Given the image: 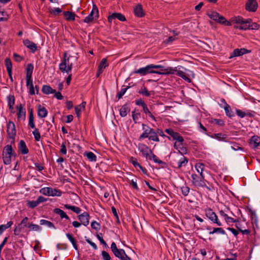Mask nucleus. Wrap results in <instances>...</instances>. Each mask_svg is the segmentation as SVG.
Instances as JSON below:
<instances>
[{
    "mask_svg": "<svg viewBox=\"0 0 260 260\" xmlns=\"http://www.w3.org/2000/svg\"><path fill=\"white\" fill-rule=\"evenodd\" d=\"M7 128L8 137L12 140L11 143H14L16 134L15 124L13 122L9 121L7 124Z\"/></svg>",
    "mask_w": 260,
    "mask_h": 260,
    "instance_id": "obj_10",
    "label": "nucleus"
},
{
    "mask_svg": "<svg viewBox=\"0 0 260 260\" xmlns=\"http://www.w3.org/2000/svg\"><path fill=\"white\" fill-rule=\"evenodd\" d=\"M66 236L70 240V241L72 243L74 248L77 250L78 246L77 244V241L75 240V239L73 237V235L69 233H68L66 234Z\"/></svg>",
    "mask_w": 260,
    "mask_h": 260,
    "instance_id": "obj_36",
    "label": "nucleus"
},
{
    "mask_svg": "<svg viewBox=\"0 0 260 260\" xmlns=\"http://www.w3.org/2000/svg\"><path fill=\"white\" fill-rule=\"evenodd\" d=\"M129 88V86H126V87L122 88L121 89L120 91L119 92L117 95V96L118 97V99H120L122 97V96L124 94L127 89Z\"/></svg>",
    "mask_w": 260,
    "mask_h": 260,
    "instance_id": "obj_52",
    "label": "nucleus"
},
{
    "mask_svg": "<svg viewBox=\"0 0 260 260\" xmlns=\"http://www.w3.org/2000/svg\"><path fill=\"white\" fill-rule=\"evenodd\" d=\"M15 157L16 154L13 151L11 145H7L4 148L3 151V159L5 165H9L11 162V157Z\"/></svg>",
    "mask_w": 260,
    "mask_h": 260,
    "instance_id": "obj_3",
    "label": "nucleus"
},
{
    "mask_svg": "<svg viewBox=\"0 0 260 260\" xmlns=\"http://www.w3.org/2000/svg\"><path fill=\"white\" fill-rule=\"evenodd\" d=\"M192 182L196 186L200 187H206L208 189L210 190V188L206 185L204 182V176L198 175L196 174L191 175Z\"/></svg>",
    "mask_w": 260,
    "mask_h": 260,
    "instance_id": "obj_8",
    "label": "nucleus"
},
{
    "mask_svg": "<svg viewBox=\"0 0 260 260\" xmlns=\"http://www.w3.org/2000/svg\"><path fill=\"white\" fill-rule=\"evenodd\" d=\"M17 109L18 110V118H20L23 117L24 118L26 112L25 109L23 108L22 105H20L19 107L17 106Z\"/></svg>",
    "mask_w": 260,
    "mask_h": 260,
    "instance_id": "obj_40",
    "label": "nucleus"
},
{
    "mask_svg": "<svg viewBox=\"0 0 260 260\" xmlns=\"http://www.w3.org/2000/svg\"><path fill=\"white\" fill-rule=\"evenodd\" d=\"M102 256L103 260H110L111 257L109 254L106 251H102Z\"/></svg>",
    "mask_w": 260,
    "mask_h": 260,
    "instance_id": "obj_55",
    "label": "nucleus"
},
{
    "mask_svg": "<svg viewBox=\"0 0 260 260\" xmlns=\"http://www.w3.org/2000/svg\"><path fill=\"white\" fill-rule=\"evenodd\" d=\"M207 15L209 16L210 18L215 21H217L219 23L224 24L226 26L231 25V22L227 21L223 16L219 15L216 12L212 11L208 12L207 13Z\"/></svg>",
    "mask_w": 260,
    "mask_h": 260,
    "instance_id": "obj_5",
    "label": "nucleus"
},
{
    "mask_svg": "<svg viewBox=\"0 0 260 260\" xmlns=\"http://www.w3.org/2000/svg\"><path fill=\"white\" fill-rule=\"evenodd\" d=\"M108 63L107 62V59L106 58H104L102 59L100 64L98 67V70L96 73V76L99 77L100 75L103 73L104 70L108 66Z\"/></svg>",
    "mask_w": 260,
    "mask_h": 260,
    "instance_id": "obj_17",
    "label": "nucleus"
},
{
    "mask_svg": "<svg viewBox=\"0 0 260 260\" xmlns=\"http://www.w3.org/2000/svg\"><path fill=\"white\" fill-rule=\"evenodd\" d=\"M260 144V137L257 136H252L249 141V145L253 149L257 148Z\"/></svg>",
    "mask_w": 260,
    "mask_h": 260,
    "instance_id": "obj_18",
    "label": "nucleus"
},
{
    "mask_svg": "<svg viewBox=\"0 0 260 260\" xmlns=\"http://www.w3.org/2000/svg\"><path fill=\"white\" fill-rule=\"evenodd\" d=\"M148 158L149 159H153V160L155 162H156V163H158L159 164H164V162L162 160L159 159L158 158V157L154 154H153L152 152V153L150 154V155L149 156Z\"/></svg>",
    "mask_w": 260,
    "mask_h": 260,
    "instance_id": "obj_43",
    "label": "nucleus"
},
{
    "mask_svg": "<svg viewBox=\"0 0 260 260\" xmlns=\"http://www.w3.org/2000/svg\"><path fill=\"white\" fill-rule=\"evenodd\" d=\"M88 159L91 161H95L96 159V155L92 152H89L86 154Z\"/></svg>",
    "mask_w": 260,
    "mask_h": 260,
    "instance_id": "obj_49",
    "label": "nucleus"
},
{
    "mask_svg": "<svg viewBox=\"0 0 260 260\" xmlns=\"http://www.w3.org/2000/svg\"><path fill=\"white\" fill-rule=\"evenodd\" d=\"M138 149L146 158H148L150 156L149 153H152L151 150L144 144H139Z\"/></svg>",
    "mask_w": 260,
    "mask_h": 260,
    "instance_id": "obj_14",
    "label": "nucleus"
},
{
    "mask_svg": "<svg viewBox=\"0 0 260 260\" xmlns=\"http://www.w3.org/2000/svg\"><path fill=\"white\" fill-rule=\"evenodd\" d=\"M140 116V113H136L135 110L132 112V117L135 123L137 122V120L139 118Z\"/></svg>",
    "mask_w": 260,
    "mask_h": 260,
    "instance_id": "obj_53",
    "label": "nucleus"
},
{
    "mask_svg": "<svg viewBox=\"0 0 260 260\" xmlns=\"http://www.w3.org/2000/svg\"><path fill=\"white\" fill-rule=\"evenodd\" d=\"M211 137L212 138L218 139L219 141H222L226 138V135L225 134H222L221 133H218L214 134L213 135L211 136Z\"/></svg>",
    "mask_w": 260,
    "mask_h": 260,
    "instance_id": "obj_41",
    "label": "nucleus"
},
{
    "mask_svg": "<svg viewBox=\"0 0 260 260\" xmlns=\"http://www.w3.org/2000/svg\"><path fill=\"white\" fill-rule=\"evenodd\" d=\"M236 112L237 115L238 116H239L240 118H243L246 115V114L245 113V112H244L240 110L236 109Z\"/></svg>",
    "mask_w": 260,
    "mask_h": 260,
    "instance_id": "obj_61",
    "label": "nucleus"
},
{
    "mask_svg": "<svg viewBox=\"0 0 260 260\" xmlns=\"http://www.w3.org/2000/svg\"><path fill=\"white\" fill-rule=\"evenodd\" d=\"M111 250L114 254L115 256L119 258H120L124 254H125V251L122 249H118L116 244L115 242H112L111 245Z\"/></svg>",
    "mask_w": 260,
    "mask_h": 260,
    "instance_id": "obj_12",
    "label": "nucleus"
},
{
    "mask_svg": "<svg viewBox=\"0 0 260 260\" xmlns=\"http://www.w3.org/2000/svg\"><path fill=\"white\" fill-rule=\"evenodd\" d=\"M115 18L118 19L121 21H124L126 20L125 16L123 14L119 13H113L111 15L108 17V19L109 22H111L112 20Z\"/></svg>",
    "mask_w": 260,
    "mask_h": 260,
    "instance_id": "obj_19",
    "label": "nucleus"
},
{
    "mask_svg": "<svg viewBox=\"0 0 260 260\" xmlns=\"http://www.w3.org/2000/svg\"><path fill=\"white\" fill-rule=\"evenodd\" d=\"M8 106L9 109L12 111L13 109V106L15 104V98L13 95H9L8 96Z\"/></svg>",
    "mask_w": 260,
    "mask_h": 260,
    "instance_id": "obj_35",
    "label": "nucleus"
},
{
    "mask_svg": "<svg viewBox=\"0 0 260 260\" xmlns=\"http://www.w3.org/2000/svg\"><path fill=\"white\" fill-rule=\"evenodd\" d=\"M66 144V143L65 142H63L62 143V144L61 145L60 150V152L62 154H64V155L66 154L67 152Z\"/></svg>",
    "mask_w": 260,
    "mask_h": 260,
    "instance_id": "obj_56",
    "label": "nucleus"
},
{
    "mask_svg": "<svg viewBox=\"0 0 260 260\" xmlns=\"http://www.w3.org/2000/svg\"><path fill=\"white\" fill-rule=\"evenodd\" d=\"M18 149L22 154H27L29 152L25 142L21 140L18 145Z\"/></svg>",
    "mask_w": 260,
    "mask_h": 260,
    "instance_id": "obj_23",
    "label": "nucleus"
},
{
    "mask_svg": "<svg viewBox=\"0 0 260 260\" xmlns=\"http://www.w3.org/2000/svg\"><path fill=\"white\" fill-rule=\"evenodd\" d=\"M130 109L127 104L123 105L120 109V115L122 117H125L128 112H129Z\"/></svg>",
    "mask_w": 260,
    "mask_h": 260,
    "instance_id": "obj_27",
    "label": "nucleus"
},
{
    "mask_svg": "<svg viewBox=\"0 0 260 260\" xmlns=\"http://www.w3.org/2000/svg\"><path fill=\"white\" fill-rule=\"evenodd\" d=\"M143 133L140 136L139 140H141L145 138H148L150 141L159 142V139L157 135V133L154 129L151 128L148 125L143 123L142 124Z\"/></svg>",
    "mask_w": 260,
    "mask_h": 260,
    "instance_id": "obj_1",
    "label": "nucleus"
},
{
    "mask_svg": "<svg viewBox=\"0 0 260 260\" xmlns=\"http://www.w3.org/2000/svg\"><path fill=\"white\" fill-rule=\"evenodd\" d=\"M182 157L179 160L178 168H180L182 166H185L188 162V159L186 157L181 154Z\"/></svg>",
    "mask_w": 260,
    "mask_h": 260,
    "instance_id": "obj_37",
    "label": "nucleus"
},
{
    "mask_svg": "<svg viewBox=\"0 0 260 260\" xmlns=\"http://www.w3.org/2000/svg\"><path fill=\"white\" fill-rule=\"evenodd\" d=\"M23 44L26 47L30 49L33 52H36L37 50V45L28 39L24 40L23 41Z\"/></svg>",
    "mask_w": 260,
    "mask_h": 260,
    "instance_id": "obj_22",
    "label": "nucleus"
},
{
    "mask_svg": "<svg viewBox=\"0 0 260 260\" xmlns=\"http://www.w3.org/2000/svg\"><path fill=\"white\" fill-rule=\"evenodd\" d=\"M177 68H173L171 67L165 69H161V71L164 72H161V74L160 75H169V74H174L175 75L176 72Z\"/></svg>",
    "mask_w": 260,
    "mask_h": 260,
    "instance_id": "obj_29",
    "label": "nucleus"
},
{
    "mask_svg": "<svg viewBox=\"0 0 260 260\" xmlns=\"http://www.w3.org/2000/svg\"><path fill=\"white\" fill-rule=\"evenodd\" d=\"M250 51L246 49L245 48H241V49H236L233 52L232 55L231 56L230 58H232L234 56H240L246 53H249Z\"/></svg>",
    "mask_w": 260,
    "mask_h": 260,
    "instance_id": "obj_21",
    "label": "nucleus"
},
{
    "mask_svg": "<svg viewBox=\"0 0 260 260\" xmlns=\"http://www.w3.org/2000/svg\"><path fill=\"white\" fill-rule=\"evenodd\" d=\"M27 206L31 208H35L39 205L37 200L36 201H28L27 202Z\"/></svg>",
    "mask_w": 260,
    "mask_h": 260,
    "instance_id": "obj_50",
    "label": "nucleus"
},
{
    "mask_svg": "<svg viewBox=\"0 0 260 260\" xmlns=\"http://www.w3.org/2000/svg\"><path fill=\"white\" fill-rule=\"evenodd\" d=\"M34 129V131L32 132V134L34 136L35 139L37 141H39L41 138L40 132L37 128Z\"/></svg>",
    "mask_w": 260,
    "mask_h": 260,
    "instance_id": "obj_48",
    "label": "nucleus"
},
{
    "mask_svg": "<svg viewBox=\"0 0 260 260\" xmlns=\"http://www.w3.org/2000/svg\"><path fill=\"white\" fill-rule=\"evenodd\" d=\"M85 105L86 102H83L81 104L76 106L75 107V112H81V111L85 109Z\"/></svg>",
    "mask_w": 260,
    "mask_h": 260,
    "instance_id": "obj_46",
    "label": "nucleus"
},
{
    "mask_svg": "<svg viewBox=\"0 0 260 260\" xmlns=\"http://www.w3.org/2000/svg\"><path fill=\"white\" fill-rule=\"evenodd\" d=\"M5 65L7 68V70L8 73V75L11 81H13L12 77V64L11 60L10 58H7L5 60Z\"/></svg>",
    "mask_w": 260,
    "mask_h": 260,
    "instance_id": "obj_20",
    "label": "nucleus"
},
{
    "mask_svg": "<svg viewBox=\"0 0 260 260\" xmlns=\"http://www.w3.org/2000/svg\"><path fill=\"white\" fill-rule=\"evenodd\" d=\"M91 226L93 229L98 231L100 229V224L95 221H93L91 223Z\"/></svg>",
    "mask_w": 260,
    "mask_h": 260,
    "instance_id": "obj_54",
    "label": "nucleus"
},
{
    "mask_svg": "<svg viewBox=\"0 0 260 260\" xmlns=\"http://www.w3.org/2000/svg\"><path fill=\"white\" fill-rule=\"evenodd\" d=\"M182 193L184 196H186L188 194L189 192V188L186 185H184L181 187Z\"/></svg>",
    "mask_w": 260,
    "mask_h": 260,
    "instance_id": "obj_51",
    "label": "nucleus"
},
{
    "mask_svg": "<svg viewBox=\"0 0 260 260\" xmlns=\"http://www.w3.org/2000/svg\"><path fill=\"white\" fill-rule=\"evenodd\" d=\"M28 125L32 128H35V124L34 123V118L33 114L32 109H31L29 110V122Z\"/></svg>",
    "mask_w": 260,
    "mask_h": 260,
    "instance_id": "obj_30",
    "label": "nucleus"
},
{
    "mask_svg": "<svg viewBox=\"0 0 260 260\" xmlns=\"http://www.w3.org/2000/svg\"><path fill=\"white\" fill-rule=\"evenodd\" d=\"M64 16L67 21L75 20V14L70 11H64L63 12Z\"/></svg>",
    "mask_w": 260,
    "mask_h": 260,
    "instance_id": "obj_31",
    "label": "nucleus"
},
{
    "mask_svg": "<svg viewBox=\"0 0 260 260\" xmlns=\"http://www.w3.org/2000/svg\"><path fill=\"white\" fill-rule=\"evenodd\" d=\"M63 56V59L59 64V68L62 73L69 74L71 73L73 67L72 62L70 61V57L71 56H70L68 57L66 52L64 53Z\"/></svg>",
    "mask_w": 260,
    "mask_h": 260,
    "instance_id": "obj_4",
    "label": "nucleus"
},
{
    "mask_svg": "<svg viewBox=\"0 0 260 260\" xmlns=\"http://www.w3.org/2000/svg\"><path fill=\"white\" fill-rule=\"evenodd\" d=\"M101 236H102V234L100 233V234H97L96 237H97L98 239H99V240L100 241L101 243L106 246L107 243L104 241V240L103 239V238H102V237Z\"/></svg>",
    "mask_w": 260,
    "mask_h": 260,
    "instance_id": "obj_62",
    "label": "nucleus"
},
{
    "mask_svg": "<svg viewBox=\"0 0 260 260\" xmlns=\"http://www.w3.org/2000/svg\"><path fill=\"white\" fill-rule=\"evenodd\" d=\"M139 93L147 97L150 95V92L145 87L141 88V89L139 91Z\"/></svg>",
    "mask_w": 260,
    "mask_h": 260,
    "instance_id": "obj_47",
    "label": "nucleus"
},
{
    "mask_svg": "<svg viewBox=\"0 0 260 260\" xmlns=\"http://www.w3.org/2000/svg\"><path fill=\"white\" fill-rule=\"evenodd\" d=\"M257 8L256 0H248L246 4L245 9L249 12H255Z\"/></svg>",
    "mask_w": 260,
    "mask_h": 260,
    "instance_id": "obj_15",
    "label": "nucleus"
},
{
    "mask_svg": "<svg viewBox=\"0 0 260 260\" xmlns=\"http://www.w3.org/2000/svg\"><path fill=\"white\" fill-rule=\"evenodd\" d=\"M251 22V19H244L242 17H235L233 18L231 22V25L232 24H237L239 25H235L234 27L236 28H239L240 29H249L250 27V24Z\"/></svg>",
    "mask_w": 260,
    "mask_h": 260,
    "instance_id": "obj_2",
    "label": "nucleus"
},
{
    "mask_svg": "<svg viewBox=\"0 0 260 260\" xmlns=\"http://www.w3.org/2000/svg\"><path fill=\"white\" fill-rule=\"evenodd\" d=\"M78 217L82 224L85 226L88 225L89 222V215L87 212H83L80 214Z\"/></svg>",
    "mask_w": 260,
    "mask_h": 260,
    "instance_id": "obj_16",
    "label": "nucleus"
},
{
    "mask_svg": "<svg viewBox=\"0 0 260 260\" xmlns=\"http://www.w3.org/2000/svg\"><path fill=\"white\" fill-rule=\"evenodd\" d=\"M130 161L132 162V164L134 165V166L136 167H139L141 165L137 161V160L136 158L132 157L130 159Z\"/></svg>",
    "mask_w": 260,
    "mask_h": 260,
    "instance_id": "obj_58",
    "label": "nucleus"
},
{
    "mask_svg": "<svg viewBox=\"0 0 260 260\" xmlns=\"http://www.w3.org/2000/svg\"><path fill=\"white\" fill-rule=\"evenodd\" d=\"M195 168L197 172L200 174L201 176H204L203 174V172L205 168V165L203 164H197L195 166Z\"/></svg>",
    "mask_w": 260,
    "mask_h": 260,
    "instance_id": "obj_39",
    "label": "nucleus"
},
{
    "mask_svg": "<svg viewBox=\"0 0 260 260\" xmlns=\"http://www.w3.org/2000/svg\"><path fill=\"white\" fill-rule=\"evenodd\" d=\"M143 110L144 112L146 115H148L149 116V117H150L153 120L156 121V119H155V117L153 116V115L149 111V110L148 109L147 105L145 106H144V107L143 108Z\"/></svg>",
    "mask_w": 260,
    "mask_h": 260,
    "instance_id": "obj_44",
    "label": "nucleus"
},
{
    "mask_svg": "<svg viewBox=\"0 0 260 260\" xmlns=\"http://www.w3.org/2000/svg\"><path fill=\"white\" fill-rule=\"evenodd\" d=\"M48 114L46 109L42 107L41 105L38 106V115L41 118H45L47 116Z\"/></svg>",
    "mask_w": 260,
    "mask_h": 260,
    "instance_id": "obj_25",
    "label": "nucleus"
},
{
    "mask_svg": "<svg viewBox=\"0 0 260 260\" xmlns=\"http://www.w3.org/2000/svg\"><path fill=\"white\" fill-rule=\"evenodd\" d=\"M54 213L58 214L61 219L66 218L67 220H70L69 217L67 215V214L62 210L59 208H55L53 210Z\"/></svg>",
    "mask_w": 260,
    "mask_h": 260,
    "instance_id": "obj_28",
    "label": "nucleus"
},
{
    "mask_svg": "<svg viewBox=\"0 0 260 260\" xmlns=\"http://www.w3.org/2000/svg\"><path fill=\"white\" fill-rule=\"evenodd\" d=\"M165 132L170 136H171L174 140H176L181 143L184 141L183 138L178 133L175 132L172 129H166Z\"/></svg>",
    "mask_w": 260,
    "mask_h": 260,
    "instance_id": "obj_13",
    "label": "nucleus"
},
{
    "mask_svg": "<svg viewBox=\"0 0 260 260\" xmlns=\"http://www.w3.org/2000/svg\"><path fill=\"white\" fill-rule=\"evenodd\" d=\"M205 215L209 219L214 223H216L218 226H221V222L218 220L217 215L213 211L211 208L206 209L205 210Z\"/></svg>",
    "mask_w": 260,
    "mask_h": 260,
    "instance_id": "obj_7",
    "label": "nucleus"
},
{
    "mask_svg": "<svg viewBox=\"0 0 260 260\" xmlns=\"http://www.w3.org/2000/svg\"><path fill=\"white\" fill-rule=\"evenodd\" d=\"M175 75L180 76V77H181L182 79L187 81L188 82H191V79L189 77H188L185 74V73L182 71L178 70L177 69Z\"/></svg>",
    "mask_w": 260,
    "mask_h": 260,
    "instance_id": "obj_32",
    "label": "nucleus"
},
{
    "mask_svg": "<svg viewBox=\"0 0 260 260\" xmlns=\"http://www.w3.org/2000/svg\"><path fill=\"white\" fill-rule=\"evenodd\" d=\"M176 39V38L175 36H171L169 37L167 39L165 40L164 42L166 44H170L175 41Z\"/></svg>",
    "mask_w": 260,
    "mask_h": 260,
    "instance_id": "obj_59",
    "label": "nucleus"
},
{
    "mask_svg": "<svg viewBox=\"0 0 260 260\" xmlns=\"http://www.w3.org/2000/svg\"><path fill=\"white\" fill-rule=\"evenodd\" d=\"M28 227L31 231H38L41 230V228L39 225L32 223H29Z\"/></svg>",
    "mask_w": 260,
    "mask_h": 260,
    "instance_id": "obj_45",
    "label": "nucleus"
},
{
    "mask_svg": "<svg viewBox=\"0 0 260 260\" xmlns=\"http://www.w3.org/2000/svg\"><path fill=\"white\" fill-rule=\"evenodd\" d=\"M40 223L41 225H45L50 228H55L53 223L48 220L41 219Z\"/></svg>",
    "mask_w": 260,
    "mask_h": 260,
    "instance_id": "obj_42",
    "label": "nucleus"
},
{
    "mask_svg": "<svg viewBox=\"0 0 260 260\" xmlns=\"http://www.w3.org/2000/svg\"><path fill=\"white\" fill-rule=\"evenodd\" d=\"M215 233H218L221 235H224L225 234V232L224 230L221 228H213V230L212 231H210L209 234L210 235H213Z\"/></svg>",
    "mask_w": 260,
    "mask_h": 260,
    "instance_id": "obj_38",
    "label": "nucleus"
},
{
    "mask_svg": "<svg viewBox=\"0 0 260 260\" xmlns=\"http://www.w3.org/2000/svg\"><path fill=\"white\" fill-rule=\"evenodd\" d=\"M134 73L139 74L142 76L145 75L149 73L157 74H161V72L152 70L151 64H149L145 67L140 68L139 69L135 71Z\"/></svg>",
    "mask_w": 260,
    "mask_h": 260,
    "instance_id": "obj_9",
    "label": "nucleus"
},
{
    "mask_svg": "<svg viewBox=\"0 0 260 260\" xmlns=\"http://www.w3.org/2000/svg\"><path fill=\"white\" fill-rule=\"evenodd\" d=\"M99 17V10L98 7L95 4L92 6V9L90 14L86 16L83 21L85 23H89L93 21L94 18Z\"/></svg>",
    "mask_w": 260,
    "mask_h": 260,
    "instance_id": "obj_11",
    "label": "nucleus"
},
{
    "mask_svg": "<svg viewBox=\"0 0 260 260\" xmlns=\"http://www.w3.org/2000/svg\"><path fill=\"white\" fill-rule=\"evenodd\" d=\"M42 91L44 93L46 94H49L55 92V90L52 89L49 85H43L42 87Z\"/></svg>",
    "mask_w": 260,
    "mask_h": 260,
    "instance_id": "obj_33",
    "label": "nucleus"
},
{
    "mask_svg": "<svg viewBox=\"0 0 260 260\" xmlns=\"http://www.w3.org/2000/svg\"><path fill=\"white\" fill-rule=\"evenodd\" d=\"M134 13L136 16L139 17H142L144 16L145 14L141 4H138L134 8Z\"/></svg>",
    "mask_w": 260,
    "mask_h": 260,
    "instance_id": "obj_24",
    "label": "nucleus"
},
{
    "mask_svg": "<svg viewBox=\"0 0 260 260\" xmlns=\"http://www.w3.org/2000/svg\"><path fill=\"white\" fill-rule=\"evenodd\" d=\"M259 28V25L255 23H250L249 29H258Z\"/></svg>",
    "mask_w": 260,
    "mask_h": 260,
    "instance_id": "obj_63",
    "label": "nucleus"
},
{
    "mask_svg": "<svg viewBox=\"0 0 260 260\" xmlns=\"http://www.w3.org/2000/svg\"><path fill=\"white\" fill-rule=\"evenodd\" d=\"M34 66L32 64H28L26 67V78H28V80H29L30 78H31Z\"/></svg>",
    "mask_w": 260,
    "mask_h": 260,
    "instance_id": "obj_34",
    "label": "nucleus"
},
{
    "mask_svg": "<svg viewBox=\"0 0 260 260\" xmlns=\"http://www.w3.org/2000/svg\"><path fill=\"white\" fill-rule=\"evenodd\" d=\"M221 102L225 104L224 110L225 111L226 115L229 117H232L234 116V114L232 111L230 106L225 102L224 99H222Z\"/></svg>",
    "mask_w": 260,
    "mask_h": 260,
    "instance_id": "obj_26",
    "label": "nucleus"
},
{
    "mask_svg": "<svg viewBox=\"0 0 260 260\" xmlns=\"http://www.w3.org/2000/svg\"><path fill=\"white\" fill-rule=\"evenodd\" d=\"M5 16H8V15L5 12L0 11V22L6 21L8 20V18L6 17Z\"/></svg>",
    "mask_w": 260,
    "mask_h": 260,
    "instance_id": "obj_57",
    "label": "nucleus"
},
{
    "mask_svg": "<svg viewBox=\"0 0 260 260\" xmlns=\"http://www.w3.org/2000/svg\"><path fill=\"white\" fill-rule=\"evenodd\" d=\"M136 104L138 106H141L143 108L144 106H146L145 103L142 99L137 100L136 101Z\"/></svg>",
    "mask_w": 260,
    "mask_h": 260,
    "instance_id": "obj_64",
    "label": "nucleus"
},
{
    "mask_svg": "<svg viewBox=\"0 0 260 260\" xmlns=\"http://www.w3.org/2000/svg\"><path fill=\"white\" fill-rule=\"evenodd\" d=\"M40 193L45 196L60 197L61 191L60 190L51 187H44L40 190Z\"/></svg>",
    "mask_w": 260,
    "mask_h": 260,
    "instance_id": "obj_6",
    "label": "nucleus"
},
{
    "mask_svg": "<svg viewBox=\"0 0 260 260\" xmlns=\"http://www.w3.org/2000/svg\"><path fill=\"white\" fill-rule=\"evenodd\" d=\"M22 226L21 225H18L14 230V234L15 235H19L21 231Z\"/></svg>",
    "mask_w": 260,
    "mask_h": 260,
    "instance_id": "obj_60",
    "label": "nucleus"
}]
</instances>
